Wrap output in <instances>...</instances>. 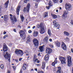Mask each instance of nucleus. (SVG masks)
Masks as SVG:
<instances>
[{
	"instance_id": "nucleus-1",
	"label": "nucleus",
	"mask_w": 73,
	"mask_h": 73,
	"mask_svg": "<svg viewBox=\"0 0 73 73\" xmlns=\"http://www.w3.org/2000/svg\"><path fill=\"white\" fill-rule=\"evenodd\" d=\"M3 50L4 51L3 53V54L4 57H5L6 60H8V61H9V62H10L11 55H10L7 52V51L8 50V48H7V46L6 44H4L3 45Z\"/></svg>"
},
{
	"instance_id": "nucleus-2",
	"label": "nucleus",
	"mask_w": 73,
	"mask_h": 73,
	"mask_svg": "<svg viewBox=\"0 0 73 73\" xmlns=\"http://www.w3.org/2000/svg\"><path fill=\"white\" fill-rule=\"evenodd\" d=\"M10 16H11L10 19L11 21V22L14 24V22L17 21V19L16 17V16L15 15H13L12 14H10Z\"/></svg>"
},
{
	"instance_id": "nucleus-3",
	"label": "nucleus",
	"mask_w": 73,
	"mask_h": 73,
	"mask_svg": "<svg viewBox=\"0 0 73 73\" xmlns=\"http://www.w3.org/2000/svg\"><path fill=\"white\" fill-rule=\"evenodd\" d=\"M40 32L41 34H43L44 33H45V30H44V28L43 27V24L42 23H41L40 24Z\"/></svg>"
},
{
	"instance_id": "nucleus-4",
	"label": "nucleus",
	"mask_w": 73,
	"mask_h": 73,
	"mask_svg": "<svg viewBox=\"0 0 73 73\" xmlns=\"http://www.w3.org/2000/svg\"><path fill=\"white\" fill-rule=\"evenodd\" d=\"M15 52L17 55L23 56V52L21 50L17 49L15 50Z\"/></svg>"
},
{
	"instance_id": "nucleus-5",
	"label": "nucleus",
	"mask_w": 73,
	"mask_h": 73,
	"mask_svg": "<svg viewBox=\"0 0 73 73\" xmlns=\"http://www.w3.org/2000/svg\"><path fill=\"white\" fill-rule=\"evenodd\" d=\"M68 65V66H70L72 65V57L70 56L67 57Z\"/></svg>"
},
{
	"instance_id": "nucleus-6",
	"label": "nucleus",
	"mask_w": 73,
	"mask_h": 73,
	"mask_svg": "<svg viewBox=\"0 0 73 73\" xmlns=\"http://www.w3.org/2000/svg\"><path fill=\"white\" fill-rule=\"evenodd\" d=\"M20 36L23 39H25V32L23 30H21L19 32Z\"/></svg>"
},
{
	"instance_id": "nucleus-7",
	"label": "nucleus",
	"mask_w": 73,
	"mask_h": 73,
	"mask_svg": "<svg viewBox=\"0 0 73 73\" xmlns=\"http://www.w3.org/2000/svg\"><path fill=\"white\" fill-rule=\"evenodd\" d=\"M59 59L61 62V64H66L65 62V58L62 56H59Z\"/></svg>"
},
{
	"instance_id": "nucleus-8",
	"label": "nucleus",
	"mask_w": 73,
	"mask_h": 73,
	"mask_svg": "<svg viewBox=\"0 0 73 73\" xmlns=\"http://www.w3.org/2000/svg\"><path fill=\"white\" fill-rule=\"evenodd\" d=\"M72 6L69 3H66L65 5V8L67 11H70Z\"/></svg>"
},
{
	"instance_id": "nucleus-9",
	"label": "nucleus",
	"mask_w": 73,
	"mask_h": 73,
	"mask_svg": "<svg viewBox=\"0 0 73 73\" xmlns=\"http://www.w3.org/2000/svg\"><path fill=\"white\" fill-rule=\"evenodd\" d=\"M29 7H30V4L28 3L27 4L26 8H24V9L23 10V12H27V13H28L29 11Z\"/></svg>"
},
{
	"instance_id": "nucleus-10",
	"label": "nucleus",
	"mask_w": 73,
	"mask_h": 73,
	"mask_svg": "<svg viewBox=\"0 0 73 73\" xmlns=\"http://www.w3.org/2000/svg\"><path fill=\"white\" fill-rule=\"evenodd\" d=\"M33 42L35 46L37 47V46L38 45V40L37 39H34L33 40Z\"/></svg>"
},
{
	"instance_id": "nucleus-11",
	"label": "nucleus",
	"mask_w": 73,
	"mask_h": 73,
	"mask_svg": "<svg viewBox=\"0 0 73 73\" xmlns=\"http://www.w3.org/2000/svg\"><path fill=\"white\" fill-rule=\"evenodd\" d=\"M51 52H52V50H51L50 48L48 47H46V53L49 54V53H50Z\"/></svg>"
},
{
	"instance_id": "nucleus-12",
	"label": "nucleus",
	"mask_w": 73,
	"mask_h": 73,
	"mask_svg": "<svg viewBox=\"0 0 73 73\" xmlns=\"http://www.w3.org/2000/svg\"><path fill=\"white\" fill-rule=\"evenodd\" d=\"M67 14H68V13L66 12V11H64V13L63 15L62 16V17L63 18V19H65V17H66L67 16Z\"/></svg>"
},
{
	"instance_id": "nucleus-13",
	"label": "nucleus",
	"mask_w": 73,
	"mask_h": 73,
	"mask_svg": "<svg viewBox=\"0 0 73 73\" xmlns=\"http://www.w3.org/2000/svg\"><path fill=\"white\" fill-rule=\"evenodd\" d=\"M62 47L63 49V50H66V45H65V44L64 43H62Z\"/></svg>"
},
{
	"instance_id": "nucleus-14",
	"label": "nucleus",
	"mask_w": 73,
	"mask_h": 73,
	"mask_svg": "<svg viewBox=\"0 0 73 73\" xmlns=\"http://www.w3.org/2000/svg\"><path fill=\"white\" fill-rule=\"evenodd\" d=\"M53 23L54 25H55V27H60V25L58 24V23H57L56 21H53Z\"/></svg>"
},
{
	"instance_id": "nucleus-15",
	"label": "nucleus",
	"mask_w": 73,
	"mask_h": 73,
	"mask_svg": "<svg viewBox=\"0 0 73 73\" xmlns=\"http://www.w3.org/2000/svg\"><path fill=\"white\" fill-rule=\"evenodd\" d=\"M49 6H46V8L47 9H49V8L52 6V1H49Z\"/></svg>"
},
{
	"instance_id": "nucleus-16",
	"label": "nucleus",
	"mask_w": 73,
	"mask_h": 73,
	"mask_svg": "<svg viewBox=\"0 0 73 73\" xmlns=\"http://www.w3.org/2000/svg\"><path fill=\"white\" fill-rule=\"evenodd\" d=\"M38 33L37 31H34V33H33V36L34 37H36L38 36Z\"/></svg>"
},
{
	"instance_id": "nucleus-17",
	"label": "nucleus",
	"mask_w": 73,
	"mask_h": 73,
	"mask_svg": "<svg viewBox=\"0 0 73 73\" xmlns=\"http://www.w3.org/2000/svg\"><path fill=\"white\" fill-rule=\"evenodd\" d=\"M45 62H42V68L43 69H45Z\"/></svg>"
},
{
	"instance_id": "nucleus-18",
	"label": "nucleus",
	"mask_w": 73,
	"mask_h": 73,
	"mask_svg": "<svg viewBox=\"0 0 73 73\" xmlns=\"http://www.w3.org/2000/svg\"><path fill=\"white\" fill-rule=\"evenodd\" d=\"M49 56L48 55V54H46L44 57V60L45 61H47L49 60Z\"/></svg>"
},
{
	"instance_id": "nucleus-19",
	"label": "nucleus",
	"mask_w": 73,
	"mask_h": 73,
	"mask_svg": "<svg viewBox=\"0 0 73 73\" xmlns=\"http://www.w3.org/2000/svg\"><path fill=\"white\" fill-rule=\"evenodd\" d=\"M20 8V6H19L17 9V14L19 15V11Z\"/></svg>"
},
{
	"instance_id": "nucleus-20",
	"label": "nucleus",
	"mask_w": 73,
	"mask_h": 73,
	"mask_svg": "<svg viewBox=\"0 0 73 73\" xmlns=\"http://www.w3.org/2000/svg\"><path fill=\"white\" fill-rule=\"evenodd\" d=\"M58 70L56 72L57 73H63L62 72H61V67H58Z\"/></svg>"
},
{
	"instance_id": "nucleus-21",
	"label": "nucleus",
	"mask_w": 73,
	"mask_h": 73,
	"mask_svg": "<svg viewBox=\"0 0 73 73\" xmlns=\"http://www.w3.org/2000/svg\"><path fill=\"white\" fill-rule=\"evenodd\" d=\"M27 67V65L26 64H23V70H26V69Z\"/></svg>"
},
{
	"instance_id": "nucleus-22",
	"label": "nucleus",
	"mask_w": 73,
	"mask_h": 73,
	"mask_svg": "<svg viewBox=\"0 0 73 73\" xmlns=\"http://www.w3.org/2000/svg\"><path fill=\"white\" fill-rule=\"evenodd\" d=\"M57 46L58 47H60V42L58 41H57L55 42Z\"/></svg>"
},
{
	"instance_id": "nucleus-23",
	"label": "nucleus",
	"mask_w": 73,
	"mask_h": 73,
	"mask_svg": "<svg viewBox=\"0 0 73 73\" xmlns=\"http://www.w3.org/2000/svg\"><path fill=\"white\" fill-rule=\"evenodd\" d=\"M64 35L66 36H69V33L68 32L64 31Z\"/></svg>"
},
{
	"instance_id": "nucleus-24",
	"label": "nucleus",
	"mask_w": 73,
	"mask_h": 73,
	"mask_svg": "<svg viewBox=\"0 0 73 73\" xmlns=\"http://www.w3.org/2000/svg\"><path fill=\"white\" fill-rule=\"evenodd\" d=\"M49 37L48 36H46L44 40L45 42H47L48 41Z\"/></svg>"
},
{
	"instance_id": "nucleus-25",
	"label": "nucleus",
	"mask_w": 73,
	"mask_h": 73,
	"mask_svg": "<svg viewBox=\"0 0 73 73\" xmlns=\"http://www.w3.org/2000/svg\"><path fill=\"white\" fill-rule=\"evenodd\" d=\"M40 51L41 52L43 51V46H40L39 48Z\"/></svg>"
},
{
	"instance_id": "nucleus-26",
	"label": "nucleus",
	"mask_w": 73,
	"mask_h": 73,
	"mask_svg": "<svg viewBox=\"0 0 73 73\" xmlns=\"http://www.w3.org/2000/svg\"><path fill=\"white\" fill-rule=\"evenodd\" d=\"M57 63V60H55L54 62H52V66H54L55 64H56Z\"/></svg>"
},
{
	"instance_id": "nucleus-27",
	"label": "nucleus",
	"mask_w": 73,
	"mask_h": 73,
	"mask_svg": "<svg viewBox=\"0 0 73 73\" xmlns=\"http://www.w3.org/2000/svg\"><path fill=\"white\" fill-rule=\"evenodd\" d=\"M8 3H9V1H7L5 4V5L6 7V8L8 7Z\"/></svg>"
},
{
	"instance_id": "nucleus-28",
	"label": "nucleus",
	"mask_w": 73,
	"mask_h": 73,
	"mask_svg": "<svg viewBox=\"0 0 73 73\" xmlns=\"http://www.w3.org/2000/svg\"><path fill=\"white\" fill-rule=\"evenodd\" d=\"M21 21H22V22H23V21H24V17L23 16V15H21Z\"/></svg>"
},
{
	"instance_id": "nucleus-29",
	"label": "nucleus",
	"mask_w": 73,
	"mask_h": 73,
	"mask_svg": "<svg viewBox=\"0 0 73 73\" xmlns=\"http://www.w3.org/2000/svg\"><path fill=\"white\" fill-rule=\"evenodd\" d=\"M51 15L54 19H56L57 18V15H56L52 14Z\"/></svg>"
},
{
	"instance_id": "nucleus-30",
	"label": "nucleus",
	"mask_w": 73,
	"mask_h": 73,
	"mask_svg": "<svg viewBox=\"0 0 73 73\" xmlns=\"http://www.w3.org/2000/svg\"><path fill=\"white\" fill-rule=\"evenodd\" d=\"M48 33L49 36L51 35V31L50 29H48Z\"/></svg>"
},
{
	"instance_id": "nucleus-31",
	"label": "nucleus",
	"mask_w": 73,
	"mask_h": 73,
	"mask_svg": "<svg viewBox=\"0 0 73 73\" xmlns=\"http://www.w3.org/2000/svg\"><path fill=\"white\" fill-rule=\"evenodd\" d=\"M27 42H30L31 39H30V36H29L27 37Z\"/></svg>"
},
{
	"instance_id": "nucleus-32",
	"label": "nucleus",
	"mask_w": 73,
	"mask_h": 73,
	"mask_svg": "<svg viewBox=\"0 0 73 73\" xmlns=\"http://www.w3.org/2000/svg\"><path fill=\"white\" fill-rule=\"evenodd\" d=\"M0 67L1 69H4V65H3V64H2L0 66Z\"/></svg>"
},
{
	"instance_id": "nucleus-33",
	"label": "nucleus",
	"mask_w": 73,
	"mask_h": 73,
	"mask_svg": "<svg viewBox=\"0 0 73 73\" xmlns=\"http://www.w3.org/2000/svg\"><path fill=\"white\" fill-rule=\"evenodd\" d=\"M7 18H8V16H7V15H4V20H6V19H7Z\"/></svg>"
},
{
	"instance_id": "nucleus-34",
	"label": "nucleus",
	"mask_w": 73,
	"mask_h": 73,
	"mask_svg": "<svg viewBox=\"0 0 73 73\" xmlns=\"http://www.w3.org/2000/svg\"><path fill=\"white\" fill-rule=\"evenodd\" d=\"M44 17H46L48 16V12H46L44 14Z\"/></svg>"
},
{
	"instance_id": "nucleus-35",
	"label": "nucleus",
	"mask_w": 73,
	"mask_h": 73,
	"mask_svg": "<svg viewBox=\"0 0 73 73\" xmlns=\"http://www.w3.org/2000/svg\"><path fill=\"white\" fill-rule=\"evenodd\" d=\"M64 39L66 41H69V38L68 37H66V38H65Z\"/></svg>"
},
{
	"instance_id": "nucleus-36",
	"label": "nucleus",
	"mask_w": 73,
	"mask_h": 73,
	"mask_svg": "<svg viewBox=\"0 0 73 73\" xmlns=\"http://www.w3.org/2000/svg\"><path fill=\"white\" fill-rule=\"evenodd\" d=\"M37 60H38V59L37 58L33 59V60L35 62H36Z\"/></svg>"
},
{
	"instance_id": "nucleus-37",
	"label": "nucleus",
	"mask_w": 73,
	"mask_h": 73,
	"mask_svg": "<svg viewBox=\"0 0 73 73\" xmlns=\"http://www.w3.org/2000/svg\"><path fill=\"white\" fill-rule=\"evenodd\" d=\"M29 0H24V3H27V1H29ZM33 1H36V0H33Z\"/></svg>"
},
{
	"instance_id": "nucleus-38",
	"label": "nucleus",
	"mask_w": 73,
	"mask_h": 73,
	"mask_svg": "<svg viewBox=\"0 0 73 73\" xmlns=\"http://www.w3.org/2000/svg\"><path fill=\"white\" fill-rule=\"evenodd\" d=\"M8 35H6L3 36V38L5 39L6 37H8Z\"/></svg>"
},
{
	"instance_id": "nucleus-39",
	"label": "nucleus",
	"mask_w": 73,
	"mask_h": 73,
	"mask_svg": "<svg viewBox=\"0 0 73 73\" xmlns=\"http://www.w3.org/2000/svg\"><path fill=\"white\" fill-rule=\"evenodd\" d=\"M58 0H53V1L54 3H57V1H58Z\"/></svg>"
},
{
	"instance_id": "nucleus-40",
	"label": "nucleus",
	"mask_w": 73,
	"mask_h": 73,
	"mask_svg": "<svg viewBox=\"0 0 73 73\" xmlns=\"http://www.w3.org/2000/svg\"><path fill=\"white\" fill-rule=\"evenodd\" d=\"M35 58H37V56H36V55L34 54V58L33 59H35Z\"/></svg>"
},
{
	"instance_id": "nucleus-41",
	"label": "nucleus",
	"mask_w": 73,
	"mask_h": 73,
	"mask_svg": "<svg viewBox=\"0 0 73 73\" xmlns=\"http://www.w3.org/2000/svg\"><path fill=\"white\" fill-rule=\"evenodd\" d=\"M37 7H38V5L37 3H35V8H37Z\"/></svg>"
},
{
	"instance_id": "nucleus-42",
	"label": "nucleus",
	"mask_w": 73,
	"mask_h": 73,
	"mask_svg": "<svg viewBox=\"0 0 73 73\" xmlns=\"http://www.w3.org/2000/svg\"><path fill=\"white\" fill-rule=\"evenodd\" d=\"M50 48H52L53 47V46L52 44H50Z\"/></svg>"
},
{
	"instance_id": "nucleus-43",
	"label": "nucleus",
	"mask_w": 73,
	"mask_h": 73,
	"mask_svg": "<svg viewBox=\"0 0 73 73\" xmlns=\"http://www.w3.org/2000/svg\"><path fill=\"white\" fill-rule=\"evenodd\" d=\"M38 73H44V72H43V71H41L39 72H38Z\"/></svg>"
},
{
	"instance_id": "nucleus-44",
	"label": "nucleus",
	"mask_w": 73,
	"mask_h": 73,
	"mask_svg": "<svg viewBox=\"0 0 73 73\" xmlns=\"http://www.w3.org/2000/svg\"><path fill=\"white\" fill-rule=\"evenodd\" d=\"M49 41L50 42H52V39L50 38L49 39Z\"/></svg>"
},
{
	"instance_id": "nucleus-45",
	"label": "nucleus",
	"mask_w": 73,
	"mask_h": 73,
	"mask_svg": "<svg viewBox=\"0 0 73 73\" xmlns=\"http://www.w3.org/2000/svg\"><path fill=\"white\" fill-rule=\"evenodd\" d=\"M21 60H22V58H20L19 59V60L20 61H21Z\"/></svg>"
},
{
	"instance_id": "nucleus-46",
	"label": "nucleus",
	"mask_w": 73,
	"mask_h": 73,
	"mask_svg": "<svg viewBox=\"0 0 73 73\" xmlns=\"http://www.w3.org/2000/svg\"><path fill=\"white\" fill-rule=\"evenodd\" d=\"M28 32L29 33H32V31H31V30H29L28 31Z\"/></svg>"
},
{
	"instance_id": "nucleus-47",
	"label": "nucleus",
	"mask_w": 73,
	"mask_h": 73,
	"mask_svg": "<svg viewBox=\"0 0 73 73\" xmlns=\"http://www.w3.org/2000/svg\"><path fill=\"white\" fill-rule=\"evenodd\" d=\"M15 60L17 62H18V59H16Z\"/></svg>"
},
{
	"instance_id": "nucleus-48",
	"label": "nucleus",
	"mask_w": 73,
	"mask_h": 73,
	"mask_svg": "<svg viewBox=\"0 0 73 73\" xmlns=\"http://www.w3.org/2000/svg\"><path fill=\"white\" fill-rule=\"evenodd\" d=\"M71 23L72 24H73V20H71Z\"/></svg>"
},
{
	"instance_id": "nucleus-49",
	"label": "nucleus",
	"mask_w": 73,
	"mask_h": 73,
	"mask_svg": "<svg viewBox=\"0 0 73 73\" xmlns=\"http://www.w3.org/2000/svg\"><path fill=\"white\" fill-rule=\"evenodd\" d=\"M13 68L14 69H16V67L13 66Z\"/></svg>"
},
{
	"instance_id": "nucleus-50",
	"label": "nucleus",
	"mask_w": 73,
	"mask_h": 73,
	"mask_svg": "<svg viewBox=\"0 0 73 73\" xmlns=\"http://www.w3.org/2000/svg\"><path fill=\"white\" fill-rule=\"evenodd\" d=\"M40 62V60H37V63L38 64H39Z\"/></svg>"
},
{
	"instance_id": "nucleus-51",
	"label": "nucleus",
	"mask_w": 73,
	"mask_h": 73,
	"mask_svg": "<svg viewBox=\"0 0 73 73\" xmlns=\"http://www.w3.org/2000/svg\"><path fill=\"white\" fill-rule=\"evenodd\" d=\"M6 33H7L6 32V31H4L3 32L4 35H5V34H6Z\"/></svg>"
},
{
	"instance_id": "nucleus-52",
	"label": "nucleus",
	"mask_w": 73,
	"mask_h": 73,
	"mask_svg": "<svg viewBox=\"0 0 73 73\" xmlns=\"http://www.w3.org/2000/svg\"><path fill=\"white\" fill-rule=\"evenodd\" d=\"M60 3H62V0H60Z\"/></svg>"
},
{
	"instance_id": "nucleus-53",
	"label": "nucleus",
	"mask_w": 73,
	"mask_h": 73,
	"mask_svg": "<svg viewBox=\"0 0 73 73\" xmlns=\"http://www.w3.org/2000/svg\"><path fill=\"white\" fill-rule=\"evenodd\" d=\"M23 73V70H21L20 71V73Z\"/></svg>"
},
{
	"instance_id": "nucleus-54",
	"label": "nucleus",
	"mask_w": 73,
	"mask_h": 73,
	"mask_svg": "<svg viewBox=\"0 0 73 73\" xmlns=\"http://www.w3.org/2000/svg\"><path fill=\"white\" fill-rule=\"evenodd\" d=\"M7 73H11V72H10V71L9 70H8Z\"/></svg>"
},
{
	"instance_id": "nucleus-55",
	"label": "nucleus",
	"mask_w": 73,
	"mask_h": 73,
	"mask_svg": "<svg viewBox=\"0 0 73 73\" xmlns=\"http://www.w3.org/2000/svg\"><path fill=\"white\" fill-rule=\"evenodd\" d=\"M36 66H40V64H36Z\"/></svg>"
},
{
	"instance_id": "nucleus-56",
	"label": "nucleus",
	"mask_w": 73,
	"mask_h": 73,
	"mask_svg": "<svg viewBox=\"0 0 73 73\" xmlns=\"http://www.w3.org/2000/svg\"><path fill=\"white\" fill-rule=\"evenodd\" d=\"M18 28H21V27L20 26V25H19L18 26Z\"/></svg>"
},
{
	"instance_id": "nucleus-57",
	"label": "nucleus",
	"mask_w": 73,
	"mask_h": 73,
	"mask_svg": "<svg viewBox=\"0 0 73 73\" xmlns=\"http://www.w3.org/2000/svg\"><path fill=\"white\" fill-rule=\"evenodd\" d=\"M71 52H72V53H73V50L72 48L71 49Z\"/></svg>"
},
{
	"instance_id": "nucleus-58",
	"label": "nucleus",
	"mask_w": 73,
	"mask_h": 73,
	"mask_svg": "<svg viewBox=\"0 0 73 73\" xmlns=\"http://www.w3.org/2000/svg\"><path fill=\"white\" fill-rule=\"evenodd\" d=\"M37 27L38 28H40V27H39V25H38L37 26Z\"/></svg>"
},
{
	"instance_id": "nucleus-59",
	"label": "nucleus",
	"mask_w": 73,
	"mask_h": 73,
	"mask_svg": "<svg viewBox=\"0 0 73 73\" xmlns=\"http://www.w3.org/2000/svg\"><path fill=\"white\" fill-rule=\"evenodd\" d=\"M35 70H36V71H37V68H35Z\"/></svg>"
},
{
	"instance_id": "nucleus-60",
	"label": "nucleus",
	"mask_w": 73,
	"mask_h": 73,
	"mask_svg": "<svg viewBox=\"0 0 73 73\" xmlns=\"http://www.w3.org/2000/svg\"><path fill=\"white\" fill-rule=\"evenodd\" d=\"M15 32H16V29H14L13 30Z\"/></svg>"
},
{
	"instance_id": "nucleus-61",
	"label": "nucleus",
	"mask_w": 73,
	"mask_h": 73,
	"mask_svg": "<svg viewBox=\"0 0 73 73\" xmlns=\"http://www.w3.org/2000/svg\"><path fill=\"white\" fill-rule=\"evenodd\" d=\"M1 9H0V16H1Z\"/></svg>"
},
{
	"instance_id": "nucleus-62",
	"label": "nucleus",
	"mask_w": 73,
	"mask_h": 73,
	"mask_svg": "<svg viewBox=\"0 0 73 73\" xmlns=\"http://www.w3.org/2000/svg\"><path fill=\"white\" fill-rule=\"evenodd\" d=\"M35 26H33V29H34V28H35Z\"/></svg>"
},
{
	"instance_id": "nucleus-63",
	"label": "nucleus",
	"mask_w": 73,
	"mask_h": 73,
	"mask_svg": "<svg viewBox=\"0 0 73 73\" xmlns=\"http://www.w3.org/2000/svg\"><path fill=\"white\" fill-rule=\"evenodd\" d=\"M38 56H40V53H39L38 54Z\"/></svg>"
},
{
	"instance_id": "nucleus-64",
	"label": "nucleus",
	"mask_w": 73,
	"mask_h": 73,
	"mask_svg": "<svg viewBox=\"0 0 73 73\" xmlns=\"http://www.w3.org/2000/svg\"><path fill=\"white\" fill-rule=\"evenodd\" d=\"M56 12L57 13H58V10H56Z\"/></svg>"
}]
</instances>
